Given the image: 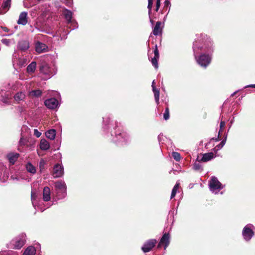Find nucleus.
I'll return each instance as SVG.
<instances>
[{
    "label": "nucleus",
    "instance_id": "obj_15",
    "mask_svg": "<svg viewBox=\"0 0 255 255\" xmlns=\"http://www.w3.org/2000/svg\"><path fill=\"white\" fill-rule=\"evenodd\" d=\"M25 97V93L23 91L17 92L13 96L14 102L16 104H20L24 102Z\"/></svg>",
    "mask_w": 255,
    "mask_h": 255
},
{
    "label": "nucleus",
    "instance_id": "obj_26",
    "mask_svg": "<svg viewBox=\"0 0 255 255\" xmlns=\"http://www.w3.org/2000/svg\"><path fill=\"white\" fill-rule=\"evenodd\" d=\"M26 170L32 174H35L36 170L35 167L30 162H28L26 165Z\"/></svg>",
    "mask_w": 255,
    "mask_h": 255
},
{
    "label": "nucleus",
    "instance_id": "obj_5",
    "mask_svg": "<svg viewBox=\"0 0 255 255\" xmlns=\"http://www.w3.org/2000/svg\"><path fill=\"white\" fill-rule=\"evenodd\" d=\"M40 72L44 76L43 78L45 80L48 79L55 74L52 68L50 67L49 65L44 62H42L39 65Z\"/></svg>",
    "mask_w": 255,
    "mask_h": 255
},
{
    "label": "nucleus",
    "instance_id": "obj_24",
    "mask_svg": "<svg viewBox=\"0 0 255 255\" xmlns=\"http://www.w3.org/2000/svg\"><path fill=\"white\" fill-rule=\"evenodd\" d=\"M152 91L154 93L155 102L158 105L159 103V90L155 86H152Z\"/></svg>",
    "mask_w": 255,
    "mask_h": 255
},
{
    "label": "nucleus",
    "instance_id": "obj_54",
    "mask_svg": "<svg viewBox=\"0 0 255 255\" xmlns=\"http://www.w3.org/2000/svg\"><path fill=\"white\" fill-rule=\"evenodd\" d=\"M237 91L235 92L234 93H233V94H232V96H234V95L237 93Z\"/></svg>",
    "mask_w": 255,
    "mask_h": 255
},
{
    "label": "nucleus",
    "instance_id": "obj_50",
    "mask_svg": "<svg viewBox=\"0 0 255 255\" xmlns=\"http://www.w3.org/2000/svg\"><path fill=\"white\" fill-rule=\"evenodd\" d=\"M149 19H150V22L151 24V25L153 26V24H154V21L153 20V19H152L151 18H150V15L149 16Z\"/></svg>",
    "mask_w": 255,
    "mask_h": 255
},
{
    "label": "nucleus",
    "instance_id": "obj_21",
    "mask_svg": "<svg viewBox=\"0 0 255 255\" xmlns=\"http://www.w3.org/2000/svg\"><path fill=\"white\" fill-rule=\"evenodd\" d=\"M19 156V154L18 153H9L7 155V159L9 162L11 164H13L16 160L17 159Z\"/></svg>",
    "mask_w": 255,
    "mask_h": 255
},
{
    "label": "nucleus",
    "instance_id": "obj_12",
    "mask_svg": "<svg viewBox=\"0 0 255 255\" xmlns=\"http://www.w3.org/2000/svg\"><path fill=\"white\" fill-rule=\"evenodd\" d=\"M170 242V235L169 233H164L161 239L160 240V242L158 245V248H160L162 245H164V249L165 250L166 248L169 244Z\"/></svg>",
    "mask_w": 255,
    "mask_h": 255
},
{
    "label": "nucleus",
    "instance_id": "obj_52",
    "mask_svg": "<svg viewBox=\"0 0 255 255\" xmlns=\"http://www.w3.org/2000/svg\"><path fill=\"white\" fill-rule=\"evenodd\" d=\"M31 199H32V204H33V206L34 207V202H33V195L32 194L31 195Z\"/></svg>",
    "mask_w": 255,
    "mask_h": 255
},
{
    "label": "nucleus",
    "instance_id": "obj_13",
    "mask_svg": "<svg viewBox=\"0 0 255 255\" xmlns=\"http://www.w3.org/2000/svg\"><path fill=\"white\" fill-rule=\"evenodd\" d=\"M29 48V42L28 40L22 39L19 40L17 43V49L22 51L25 52Z\"/></svg>",
    "mask_w": 255,
    "mask_h": 255
},
{
    "label": "nucleus",
    "instance_id": "obj_8",
    "mask_svg": "<svg viewBox=\"0 0 255 255\" xmlns=\"http://www.w3.org/2000/svg\"><path fill=\"white\" fill-rule=\"evenodd\" d=\"M253 225L251 224H249L246 225L243 229L242 235L244 239L246 241H249L254 236V233L252 230Z\"/></svg>",
    "mask_w": 255,
    "mask_h": 255
},
{
    "label": "nucleus",
    "instance_id": "obj_46",
    "mask_svg": "<svg viewBox=\"0 0 255 255\" xmlns=\"http://www.w3.org/2000/svg\"><path fill=\"white\" fill-rule=\"evenodd\" d=\"M164 7H170V1L168 0H165L164 2Z\"/></svg>",
    "mask_w": 255,
    "mask_h": 255
},
{
    "label": "nucleus",
    "instance_id": "obj_36",
    "mask_svg": "<svg viewBox=\"0 0 255 255\" xmlns=\"http://www.w3.org/2000/svg\"><path fill=\"white\" fill-rule=\"evenodd\" d=\"M10 2H11V0H5L2 5V8L3 9L8 8L10 5Z\"/></svg>",
    "mask_w": 255,
    "mask_h": 255
},
{
    "label": "nucleus",
    "instance_id": "obj_47",
    "mask_svg": "<svg viewBox=\"0 0 255 255\" xmlns=\"http://www.w3.org/2000/svg\"><path fill=\"white\" fill-rule=\"evenodd\" d=\"M17 109L20 113H22L23 111V108L22 107L18 106Z\"/></svg>",
    "mask_w": 255,
    "mask_h": 255
},
{
    "label": "nucleus",
    "instance_id": "obj_40",
    "mask_svg": "<svg viewBox=\"0 0 255 255\" xmlns=\"http://www.w3.org/2000/svg\"><path fill=\"white\" fill-rule=\"evenodd\" d=\"M45 164V162L44 160L43 159H41L39 163V166L40 168V170L41 171L44 168V166Z\"/></svg>",
    "mask_w": 255,
    "mask_h": 255
},
{
    "label": "nucleus",
    "instance_id": "obj_28",
    "mask_svg": "<svg viewBox=\"0 0 255 255\" xmlns=\"http://www.w3.org/2000/svg\"><path fill=\"white\" fill-rule=\"evenodd\" d=\"M36 66V63L35 62H32L27 67V71L29 73H31L34 72Z\"/></svg>",
    "mask_w": 255,
    "mask_h": 255
},
{
    "label": "nucleus",
    "instance_id": "obj_35",
    "mask_svg": "<svg viewBox=\"0 0 255 255\" xmlns=\"http://www.w3.org/2000/svg\"><path fill=\"white\" fill-rule=\"evenodd\" d=\"M163 118L165 120H167L169 119V110L168 107H166L165 112L163 114Z\"/></svg>",
    "mask_w": 255,
    "mask_h": 255
},
{
    "label": "nucleus",
    "instance_id": "obj_32",
    "mask_svg": "<svg viewBox=\"0 0 255 255\" xmlns=\"http://www.w3.org/2000/svg\"><path fill=\"white\" fill-rule=\"evenodd\" d=\"M197 159L198 160L199 159H200L199 157H198ZM193 168L194 170L196 171H202L203 170L202 166L201 164L199 163V161L198 162H195L193 165Z\"/></svg>",
    "mask_w": 255,
    "mask_h": 255
},
{
    "label": "nucleus",
    "instance_id": "obj_17",
    "mask_svg": "<svg viewBox=\"0 0 255 255\" xmlns=\"http://www.w3.org/2000/svg\"><path fill=\"white\" fill-rule=\"evenodd\" d=\"M35 50L38 53H41L47 51V46L43 43L37 41L35 45Z\"/></svg>",
    "mask_w": 255,
    "mask_h": 255
},
{
    "label": "nucleus",
    "instance_id": "obj_14",
    "mask_svg": "<svg viewBox=\"0 0 255 255\" xmlns=\"http://www.w3.org/2000/svg\"><path fill=\"white\" fill-rule=\"evenodd\" d=\"M44 104L47 108L50 109H55L58 105V101L55 98L47 99L44 102Z\"/></svg>",
    "mask_w": 255,
    "mask_h": 255
},
{
    "label": "nucleus",
    "instance_id": "obj_48",
    "mask_svg": "<svg viewBox=\"0 0 255 255\" xmlns=\"http://www.w3.org/2000/svg\"><path fill=\"white\" fill-rule=\"evenodd\" d=\"M19 143V144H20V145H23L24 144V140L22 137L20 138Z\"/></svg>",
    "mask_w": 255,
    "mask_h": 255
},
{
    "label": "nucleus",
    "instance_id": "obj_45",
    "mask_svg": "<svg viewBox=\"0 0 255 255\" xmlns=\"http://www.w3.org/2000/svg\"><path fill=\"white\" fill-rule=\"evenodd\" d=\"M34 135L37 137H39L41 135V133L40 131H39L37 129H34Z\"/></svg>",
    "mask_w": 255,
    "mask_h": 255
},
{
    "label": "nucleus",
    "instance_id": "obj_33",
    "mask_svg": "<svg viewBox=\"0 0 255 255\" xmlns=\"http://www.w3.org/2000/svg\"><path fill=\"white\" fill-rule=\"evenodd\" d=\"M225 125H226V123L224 121H221V123H220V130H219V133H218V137H219V135L220 134V133L221 132H222L223 131V130L224 129L225 127ZM215 140L216 141H219V137L215 139Z\"/></svg>",
    "mask_w": 255,
    "mask_h": 255
},
{
    "label": "nucleus",
    "instance_id": "obj_10",
    "mask_svg": "<svg viewBox=\"0 0 255 255\" xmlns=\"http://www.w3.org/2000/svg\"><path fill=\"white\" fill-rule=\"evenodd\" d=\"M156 240L155 239H150L146 241L141 248L144 253H147L150 251L156 244Z\"/></svg>",
    "mask_w": 255,
    "mask_h": 255
},
{
    "label": "nucleus",
    "instance_id": "obj_41",
    "mask_svg": "<svg viewBox=\"0 0 255 255\" xmlns=\"http://www.w3.org/2000/svg\"><path fill=\"white\" fill-rule=\"evenodd\" d=\"M61 0L68 6H70L72 4V0Z\"/></svg>",
    "mask_w": 255,
    "mask_h": 255
},
{
    "label": "nucleus",
    "instance_id": "obj_11",
    "mask_svg": "<svg viewBox=\"0 0 255 255\" xmlns=\"http://www.w3.org/2000/svg\"><path fill=\"white\" fill-rule=\"evenodd\" d=\"M8 177L6 167L3 163H0V181L5 182L7 180Z\"/></svg>",
    "mask_w": 255,
    "mask_h": 255
},
{
    "label": "nucleus",
    "instance_id": "obj_29",
    "mask_svg": "<svg viewBox=\"0 0 255 255\" xmlns=\"http://www.w3.org/2000/svg\"><path fill=\"white\" fill-rule=\"evenodd\" d=\"M41 91L40 90H34L29 92V95L33 97H39L41 95Z\"/></svg>",
    "mask_w": 255,
    "mask_h": 255
},
{
    "label": "nucleus",
    "instance_id": "obj_37",
    "mask_svg": "<svg viewBox=\"0 0 255 255\" xmlns=\"http://www.w3.org/2000/svg\"><path fill=\"white\" fill-rule=\"evenodd\" d=\"M172 156L173 158L177 161H179L181 159V155L180 153L177 152H173Z\"/></svg>",
    "mask_w": 255,
    "mask_h": 255
},
{
    "label": "nucleus",
    "instance_id": "obj_31",
    "mask_svg": "<svg viewBox=\"0 0 255 255\" xmlns=\"http://www.w3.org/2000/svg\"><path fill=\"white\" fill-rule=\"evenodd\" d=\"M179 183H177L175 185V186H174L172 190V192H171V197H170L171 199L173 198L175 196L176 194L177 193V191L179 189Z\"/></svg>",
    "mask_w": 255,
    "mask_h": 255
},
{
    "label": "nucleus",
    "instance_id": "obj_25",
    "mask_svg": "<svg viewBox=\"0 0 255 255\" xmlns=\"http://www.w3.org/2000/svg\"><path fill=\"white\" fill-rule=\"evenodd\" d=\"M55 135L56 131L53 129H50L45 132V135L46 137L51 140H53L55 138Z\"/></svg>",
    "mask_w": 255,
    "mask_h": 255
},
{
    "label": "nucleus",
    "instance_id": "obj_22",
    "mask_svg": "<svg viewBox=\"0 0 255 255\" xmlns=\"http://www.w3.org/2000/svg\"><path fill=\"white\" fill-rule=\"evenodd\" d=\"M36 250L33 246H29L24 251L22 255H35Z\"/></svg>",
    "mask_w": 255,
    "mask_h": 255
},
{
    "label": "nucleus",
    "instance_id": "obj_4",
    "mask_svg": "<svg viewBox=\"0 0 255 255\" xmlns=\"http://www.w3.org/2000/svg\"><path fill=\"white\" fill-rule=\"evenodd\" d=\"M55 192L58 199H62L65 198L67 195L66 185L62 181H59L55 183Z\"/></svg>",
    "mask_w": 255,
    "mask_h": 255
},
{
    "label": "nucleus",
    "instance_id": "obj_16",
    "mask_svg": "<svg viewBox=\"0 0 255 255\" xmlns=\"http://www.w3.org/2000/svg\"><path fill=\"white\" fill-rule=\"evenodd\" d=\"M28 22V14L26 11L21 12L17 21L18 24L25 25Z\"/></svg>",
    "mask_w": 255,
    "mask_h": 255
},
{
    "label": "nucleus",
    "instance_id": "obj_55",
    "mask_svg": "<svg viewBox=\"0 0 255 255\" xmlns=\"http://www.w3.org/2000/svg\"><path fill=\"white\" fill-rule=\"evenodd\" d=\"M103 121L104 123H106L107 122L105 121V118H103Z\"/></svg>",
    "mask_w": 255,
    "mask_h": 255
},
{
    "label": "nucleus",
    "instance_id": "obj_7",
    "mask_svg": "<svg viewBox=\"0 0 255 255\" xmlns=\"http://www.w3.org/2000/svg\"><path fill=\"white\" fill-rule=\"evenodd\" d=\"M62 14L67 21V23L70 24V28L74 29L78 27V24L76 22L72 20V12L71 11L64 8L62 11Z\"/></svg>",
    "mask_w": 255,
    "mask_h": 255
},
{
    "label": "nucleus",
    "instance_id": "obj_56",
    "mask_svg": "<svg viewBox=\"0 0 255 255\" xmlns=\"http://www.w3.org/2000/svg\"><path fill=\"white\" fill-rule=\"evenodd\" d=\"M233 120H232V121H231V124H232L233 123Z\"/></svg>",
    "mask_w": 255,
    "mask_h": 255
},
{
    "label": "nucleus",
    "instance_id": "obj_3",
    "mask_svg": "<svg viewBox=\"0 0 255 255\" xmlns=\"http://www.w3.org/2000/svg\"><path fill=\"white\" fill-rule=\"evenodd\" d=\"M25 237L24 234H20L10 241L8 244V248L14 250L21 249L25 243Z\"/></svg>",
    "mask_w": 255,
    "mask_h": 255
},
{
    "label": "nucleus",
    "instance_id": "obj_19",
    "mask_svg": "<svg viewBox=\"0 0 255 255\" xmlns=\"http://www.w3.org/2000/svg\"><path fill=\"white\" fill-rule=\"evenodd\" d=\"M215 157L213 152H208L202 155V157L199 159V161L207 162L211 160Z\"/></svg>",
    "mask_w": 255,
    "mask_h": 255
},
{
    "label": "nucleus",
    "instance_id": "obj_51",
    "mask_svg": "<svg viewBox=\"0 0 255 255\" xmlns=\"http://www.w3.org/2000/svg\"><path fill=\"white\" fill-rule=\"evenodd\" d=\"M0 35L6 36V35L3 33V30H2V29H0Z\"/></svg>",
    "mask_w": 255,
    "mask_h": 255
},
{
    "label": "nucleus",
    "instance_id": "obj_18",
    "mask_svg": "<svg viewBox=\"0 0 255 255\" xmlns=\"http://www.w3.org/2000/svg\"><path fill=\"white\" fill-rule=\"evenodd\" d=\"M161 22L157 21L153 29V34L155 36L161 34L162 28L161 27Z\"/></svg>",
    "mask_w": 255,
    "mask_h": 255
},
{
    "label": "nucleus",
    "instance_id": "obj_38",
    "mask_svg": "<svg viewBox=\"0 0 255 255\" xmlns=\"http://www.w3.org/2000/svg\"><path fill=\"white\" fill-rule=\"evenodd\" d=\"M153 4V0H148V5L147 8L148 9V15L150 16L151 13V9L152 7Z\"/></svg>",
    "mask_w": 255,
    "mask_h": 255
},
{
    "label": "nucleus",
    "instance_id": "obj_9",
    "mask_svg": "<svg viewBox=\"0 0 255 255\" xmlns=\"http://www.w3.org/2000/svg\"><path fill=\"white\" fill-rule=\"evenodd\" d=\"M64 174V168L62 165L57 163L55 164L53 169L52 175L54 178L61 177Z\"/></svg>",
    "mask_w": 255,
    "mask_h": 255
},
{
    "label": "nucleus",
    "instance_id": "obj_6",
    "mask_svg": "<svg viewBox=\"0 0 255 255\" xmlns=\"http://www.w3.org/2000/svg\"><path fill=\"white\" fill-rule=\"evenodd\" d=\"M209 187L210 191L215 194H217L224 187L217 178L215 176L212 177L209 183Z\"/></svg>",
    "mask_w": 255,
    "mask_h": 255
},
{
    "label": "nucleus",
    "instance_id": "obj_43",
    "mask_svg": "<svg viewBox=\"0 0 255 255\" xmlns=\"http://www.w3.org/2000/svg\"><path fill=\"white\" fill-rule=\"evenodd\" d=\"M1 101L6 104H7V105H9L10 104V101L9 100V99L6 97V98H4L3 97L2 99H1Z\"/></svg>",
    "mask_w": 255,
    "mask_h": 255
},
{
    "label": "nucleus",
    "instance_id": "obj_53",
    "mask_svg": "<svg viewBox=\"0 0 255 255\" xmlns=\"http://www.w3.org/2000/svg\"><path fill=\"white\" fill-rule=\"evenodd\" d=\"M154 84H155V82H154V80H153V81H152L151 86L152 87V86H154Z\"/></svg>",
    "mask_w": 255,
    "mask_h": 255
},
{
    "label": "nucleus",
    "instance_id": "obj_42",
    "mask_svg": "<svg viewBox=\"0 0 255 255\" xmlns=\"http://www.w3.org/2000/svg\"><path fill=\"white\" fill-rule=\"evenodd\" d=\"M154 54L155 57L159 58V51L157 48V45H155V48L154 49Z\"/></svg>",
    "mask_w": 255,
    "mask_h": 255
},
{
    "label": "nucleus",
    "instance_id": "obj_20",
    "mask_svg": "<svg viewBox=\"0 0 255 255\" xmlns=\"http://www.w3.org/2000/svg\"><path fill=\"white\" fill-rule=\"evenodd\" d=\"M50 188L47 187H44L43 190V200L44 201H48L50 200Z\"/></svg>",
    "mask_w": 255,
    "mask_h": 255
},
{
    "label": "nucleus",
    "instance_id": "obj_49",
    "mask_svg": "<svg viewBox=\"0 0 255 255\" xmlns=\"http://www.w3.org/2000/svg\"><path fill=\"white\" fill-rule=\"evenodd\" d=\"M247 87H251V88H255V84L249 85L246 86L245 88H247Z\"/></svg>",
    "mask_w": 255,
    "mask_h": 255
},
{
    "label": "nucleus",
    "instance_id": "obj_44",
    "mask_svg": "<svg viewBox=\"0 0 255 255\" xmlns=\"http://www.w3.org/2000/svg\"><path fill=\"white\" fill-rule=\"evenodd\" d=\"M160 0H156V8H155V11L157 12L160 8Z\"/></svg>",
    "mask_w": 255,
    "mask_h": 255
},
{
    "label": "nucleus",
    "instance_id": "obj_27",
    "mask_svg": "<svg viewBox=\"0 0 255 255\" xmlns=\"http://www.w3.org/2000/svg\"><path fill=\"white\" fill-rule=\"evenodd\" d=\"M227 135H226L225 138L222 140L220 144L217 145L214 149L213 150L215 152H217L218 150L221 149L226 143Z\"/></svg>",
    "mask_w": 255,
    "mask_h": 255
},
{
    "label": "nucleus",
    "instance_id": "obj_30",
    "mask_svg": "<svg viewBox=\"0 0 255 255\" xmlns=\"http://www.w3.org/2000/svg\"><path fill=\"white\" fill-rule=\"evenodd\" d=\"M1 41V42L2 44H3L4 45H5L7 46H9L12 44L14 43V40L13 39H9L3 38Z\"/></svg>",
    "mask_w": 255,
    "mask_h": 255
},
{
    "label": "nucleus",
    "instance_id": "obj_1",
    "mask_svg": "<svg viewBox=\"0 0 255 255\" xmlns=\"http://www.w3.org/2000/svg\"><path fill=\"white\" fill-rule=\"evenodd\" d=\"M212 43L207 39L206 43L203 46H200L198 41L193 43V49L195 58L201 66L206 68L211 62V57L209 55L213 52Z\"/></svg>",
    "mask_w": 255,
    "mask_h": 255
},
{
    "label": "nucleus",
    "instance_id": "obj_2",
    "mask_svg": "<svg viewBox=\"0 0 255 255\" xmlns=\"http://www.w3.org/2000/svg\"><path fill=\"white\" fill-rule=\"evenodd\" d=\"M118 126L114 129V131H111L112 136H114L112 140L116 143L121 142L123 144H126L129 139V136L126 132H122L120 129L117 130Z\"/></svg>",
    "mask_w": 255,
    "mask_h": 255
},
{
    "label": "nucleus",
    "instance_id": "obj_39",
    "mask_svg": "<svg viewBox=\"0 0 255 255\" xmlns=\"http://www.w3.org/2000/svg\"><path fill=\"white\" fill-rule=\"evenodd\" d=\"M0 29H2V30H3V32H10L9 34L7 35V36L12 35L14 32L12 30H10L6 27L0 26Z\"/></svg>",
    "mask_w": 255,
    "mask_h": 255
},
{
    "label": "nucleus",
    "instance_id": "obj_34",
    "mask_svg": "<svg viewBox=\"0 0 255 255\" xmlns=\"http://www.w3.org/2000/svg\"><path fill=\"white\" fill-rule=\"evenodd\" d=\"M159 58L154 56L153 58H151V62L152 63V65L155 68H157L158 67V60Z\"/></svg>",
    "mask_w": 255,
    "mask_h": 255
},
{
    "label": "nucleus",
    "instance_id": "obj_23",
    "mask_svg": "<svg viewBox=\"0 0 255 255\" xmlns=\"http://www.w3.org/2000/svg\"><path fill=\"white\" fill-rule=\"evenodd\" d=\"M40 148L42 150H46L49 148L48 142L45 139H41L39 144Z\"/></svg>",
    "mask_w": 255,
    "mask_h": 255
}]
</instances>
